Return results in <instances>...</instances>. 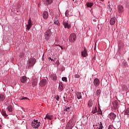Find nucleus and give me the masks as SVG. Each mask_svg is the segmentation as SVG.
<instances>
[{"mask_svg":"<svg viewBox=\"0 0 129 129\" xmlns=\"http://www.w3.org/2000/svg\"><path fill=\"white\" fill-rule=\"evenodd\" d=\"M36 63V59L35 58H31L28 61L26 68L27 69H30V67H33Z\"/></svg>","mask_w":129,"mask_h":129,"instance_id":"1","label":"nucleus"},{"mask_svg":"<svg viewBox=\"0 0 129 129\" xmlns=\"http://www.w3.org/2000/svg\"><path fill=\"white\" fill-rule=\"evenodd\" d=\"M31 126L33 128H38L40 126V121L38 120L34 119L31 123Z\"/></svg>","mask_w":129,"mask_h":129,"instance_id":"2","label":"nucleus"},{"mask_svg":"<svg viewBox=\"0 0 129 129\" xmlns=\"http://www.w3.org/2000/svg\"><path fill=\"white\" fill-rule=\"evenodd\" d=\"M76 35L74 33H72L70 35L69 40L71 43H74L76 40Z\"/></svg>","mask_w":129,"mask_h":129,"instance_id":"3","label":"nucleus"},{"mask_svg":"<svg viewBox=\"0 0 129 129\" xmlns=\"http://www.w3.org/2000/svg\"><path fill=\"white\" fill-rule=\"evenodd\" d=\"M51 35H52L51 30L50 29L47 30L44 35L45 39L46 40H49V39H50V37H51Z\"/></svg>","mask_w":129,"mask_h":129,"instance_id":"4","label":"nucleus"},{"mask_svg":"<svg viewBox=\"0 0 129 129\" xmlns=\"http://www.w3.org/2000/svg\"><path fill=\"white\" fill-rule=\"evenodd\" d=\"M46 84H47V80L45 79H42L39 83V85L41 87H44Z\"/></svg>","mask_w":129,"mask_h":129,"instance_id":"5","label":"nucleus"},{"mask_svg":"<svg viewBox=\"0 0 129 129\" xmlns=\"http://www.w3.org/2000/svg\"><path fill=\"white\" fill-rule=\"evenodd\" d=\"M94 85L96 87L99 86V84L100 83V81L98 79H95L93 82Z\"/></svg>","mask_w":129,"mask_h":129,"instance_id":"6","label":"nucleus"},{"mask_svg":"<svg viewBox=\"0 0 129 129\" xmlns=\"http://www.w3.org/2000/svg\"><path fill=\"white\" fill-rule=\"evenodd\" d=\"M42 17L44 20H47L49 17V13L47 11H44L43 12Z\"/></svg>","mask_w":129,"mask_h":129,"instance_id":"7","label":"nucleus"},{"mask_svg":"<svg viewBox=\"0 0 129 129\" xmlns=\"http://www.w3.org/2000/svg\"><path fill=\"white\" fill-rule=\"evenodd\" d=\"M118 13L119 14H122L123 13V7L121 5L118 6Z\"/></svg>","mask_w":129,"mask_h":129,"instance_id":"8","label":"nucleus"},{"mask_svg":"<svg viewBox=\"0 0 129 129\" xmlns=\"http://www.w3.org/2000/svg\"><path fill=\"white\" fill-rule=\"evenodd\" d=\"M63 25L65 29H69V28H70V25L68 23V21H64L63 22Z\"/></svg>","mask_w":129,"mask_h":129,"instance_id":"9","label":"nucleus"},{"mask_svg":"<svg viewBox=\"0 0 129 129\" xmlns=\"http://www.w3.org/2000/svg\"><path fill=\"white\" fill-rule=\"evenodd\" d=\"M32 27V21H31V19L28 20V24L26 26V29L29 31L31 27Z\"/></svg>","mask_w":129,"mask_h":129,"instance_id":"10","label":"nucleus"},{"mask_svg":"<svg viewBox=\"0 0 129 129\" xmlns=\"http://www.w3.org/2000/svg\"><path fill=\"white\" fill-rule=\"evenodd\" d=\"M109 117L110 119H115V117H116V115H115L113 112H111L109 115Z\"/></svg>","mask_w":129,"mask_h":129,"instance_id":"11","label":"nucleus"},{"mask_svg":"<svg viewBox=\"0 0 129 129\" xmlns=\"http://www.w3.org/2000/svg\"><path fill=\"white\" fill-rule=\"evenodd\" d=\"M110 24V25H114V24H115V17L111 18Z\"/></svg>","mask_w":129,"mask_h":129,"instance_id":"12","label":"nucleus"},{"mask_svg":"<svg viewBox=\"0 0 129 129\" xmlns=\"http://www.w3.org/2000/svg\"><path fill=\"white\" fill-rule=\"evenodd\" d=\"M52 118H53V116L48 114L46 115V116L44 118L45 119H49V120H52Z\"/></svg>","mask_w":129,"mask_h":129,"instance_id":"13","label":"nucleus"},{"mask_svg":"<svg viewBox=\"0 0 129 129\" xmlns=\"http://www.w3.org/2000/svg\"><path fill=\"white\" fill-rule=\"evenodd\" d=\"M82 56H83V57H86V56H87L86 48H85L84 51L82 52Z\"/></svg>","mask_w":129,"mask_h":129,"instance_id":"14","label":"nucleus"},{"mask_svg":"<svg viewBox=\"0 0 129 129\" xmlns=\"http://www.w3.org/2000/svg\"><path fill=\"white\" fill-rule=\"evenodd\" d=\"M50 77L52 80H56L57 79V76L55 74L51 75Z\"/></svg>","mask_w":129,"mask_h":129,"instance_id":"15","label":"nucleus"},{"mask_svg":"<svg viewBox=\"0 0 129 129\" xmlns=\"http://www.w3.org/2000/svg\"><path fill=\"white\" fill-rule=\"evenodd\" d=\"M76 95L78 99H81L82 98V94H81V92L76 93Z\"/></svg>","mask_w":129,"mask_h":129,"instance_id":"16","label":"nucleus"},{"mask_svg":"<svg viewBox=\"0 0 129 129\" xmlns=\"http://www.w3.org/2000/svg\"><path fill=\"white\" fill-rule=\"evenodd\" d=\"M58 91L59 92H61L63 91V84L62 83L59 84V86L58 87Z\"/></svg>","mask_w":129,"mask_h":129,"instance_id":"17","label":"nucleus"},{"mask_svg":"<svg viewBox=\"0 0 129 129\" xmlns=\"http://www.w3.org/2000/svg\"><path fill=\"white\" fill-rule=\"evenodd\" d=\"M26 81H27V77L26 76H23L21 78V82L22 83H26Z\"/></svg>","mask_w":129,"mask_h":129,"instance_id":"18","label":"nucleus"},{"mask_svg":"<svg viewBox=\"0 0 129 129\" xmlns=\"http://www.w3.org/2000/svg\"><path fill=\"white\" fill-rule=\"evenodd\" d=\"M113 106L114 109H116V108H117V106H118V103H117V102H114L113 103Z\"/></svg>","mask_w":129,"mask_h":129,"instance_id":"19","label":"nucleus"},{"mask_svg":"<svg viewBox=\"0 0 129 129\" xmlns=\"http://www.w3.org/2000/svg\"><path fill=\"white\" fill-rule=\"evenodd\" d=\"M88 105L89 107H91L93 105V101L92 100H89L88 102Z\"/></svg>","mask_w":129,"mask_h":129,"instance_id":"20","label":"nucleus"},{"mask_svg":"<svg viewBox=\"0 0 129 129\" xmlns=\"http://www.w3.org/2000/svg\"><path fill=\"white\" fill-rule=\"evenodd\" d=\"M7 109L9 112H13V106L10 105L8 107Z\"/></svg>","mask_w":129,"mask_h":129,"instance_id":"21","label":"nucleus"},{"mask_svg":"<svg viewBox=\"0 0 129 129\" xmlns=\"http://www.w3.org/2000/svg\"><path fill=\"white\" fill-rule=\"evenodd\" d=\"M38 83V80L37 79H35L33 82H32V85L33 86V87L34 86H36V85H37V84Z\"/></svg>","mask_w":129,"mask_h":129,"instance_id":"22","label":"nucleus"},{"mask_svg":"<svg viewBox=\"0 0 129 129\" xmlns=\"http://www.w3.org/2000/svg\"><path fill=\"white\" fill-rule=\"evenodd\" d=\"M5 96L3 94H0V101H4L5 100Z\"/></svg>","mask_w":129,"mask_h":129,"instance_id":"23","label":"nucleus"},{"mask_svg":"<svg viewBox=\"0 0 129 129\" xmlns=\"http://www.w3.org/2000/svg\"><path fill=\"white\" fill-rule=\"evenodd\" d=\"M93 6V3H87V6L88 8H91Z\"/></svg>","mask_w":129,"mask_h":129,"instance_id":"24","label":"nucleus"},{"mask_svg":"<svg viewBox=\"0 0 129 129\" xmlns=\"http://www.w3.org/2000/svg\"><path fill=\"white\" fill-rule=\"evenodd\" d=\"M2 114H3V115H4V116H5L6 117L8 116V114H7V113H6V111L4 110H3Z\"/></svg>","mask_w":129,"mask_h":129,"instance_id":"25","label":"nucleus"},{"mask_svg":"<svg viewBox=\"0 0 129 129\" xmlns=\"http://www.w3.org/2000/svg\"><path fill=\"white\" fill-rule=\"evenodd\" d=\"M101 93V91L100 90V89H99L97 91H96V94H97V95L98 96H99V95H100V94Z\"/></svg>","mask_w":129,"mask_h":129,"instance_id":"26","label":"nucleus"},{"mask_svg":"<svg viewBox=\"0 0 129 129\" xmlns=\"http://www.w3.org/2000/svg\"><path fill=\"white\" fill-rule=\"evenodd\" d=\"M92 112L93 114H94V113H96V112H97V108L96 107H95L94 110H93Z\"/></svg>","mask_w":129,"mask_h":129,"instance_id":"27","label":"nucleus"},{"mask_svg":"<svg viewBox=\"0 0 129 129\" xmlns=\"http://www.w3.org/2000/svg\"><path fill=\"white\" fill-rule=\"evenodd\" d=\"M124 114L129 115V108H127L125 111L124 112Z\"/></svg>","mask_w":129,"mask_h":129,"instance_id":"28","label":"nucleus"},{"mask_svg":"<svg viewBox=\"0 0 129 129\" xmlns=\"http://www.w3.org/2000/svg\"><path fill=\"white\" fill-rule=\"evenodd\" d=\"M54 24H55V25H57V26H60V23L58 20L55 21L54 22Z\"/></svg>","mask_w":129,"mask_h":129,"instance_id":"29","label":"nucleus"},{"mask_svg":"<svg viewBox=\"0 0 129 129\" xmlns=\"http://www.w3.org/2000/svg\"><path fill=\"white\" fill-rule=\"evenodd\" d=\"M20 100H25V99H29V98H28L27 97H22V98H19Z\"/></svg>","mask_w":129,"mask_h":129,"instance_id":"30","label":"nucleus"},{"mask_svg":"<svg viewBox=\"0 0 129 129\" xmlns=\"http://www.w3.org/2000/svg\"><path fill=\"white\" fill-rule=\"evenodd\" d=\"M62 81H64V82H67V78L63 77L62 78Z\"/></svg>","mask_w":129,"mask_h":129,"instance_id":"31","label":"nucleus"},{"mask_svg":"<svg viewBox=\"0 0 129 129\" xmlns=\"http://www.w3.org/2000/svg\"><path fill=\"white\" fill-rule=\"evenodd\" d=\"M55 98L56 99V100H57V101H59V100H60V98L58 95L55 96Z\"/></svg>","mask_w":129,"mask_h":129,"instance_id":"32","label":"nucleus"},{"mask_svg":"<svg viewBox=\"0 0 129 129\" xmlns=\"http://www.w3.org/2000/svg\"><path fill=\"white\" fill-rule=\"evenodd\" d=\"M69 123H70V121H69L67 124V125H68L67 129H72V127H73V126L69 127L70 126Z\"/></svg>","mask_w":129,"mask_h":129,"instance_id":"33","label":"nucleus"},{"mask_svg":"<svg viewBox=\"0 0 129 129\" xmlns=\"http://www.w3.org/2000/svg\"><path fill=\"white\" fill-rule=\"evenodd\" d=\"M47 3L49 4H51L52 2H53V0H46Z\"/></svg>","mask_w":129,"mask_h":129,"instance_id":"34","label":"nucleus"},{"mask_svg":"<svg viewBox=\"0 0 129 129\" xmlns=\"http://www.w3.org/2000/svg\"><path fill=\"white\" fill-rule=\"evenodd\" d=\"M4 50H0V56L4 55Z\"/></svg>","mask_w":129,"mask_h":129,"instance_id":"35","label":"nucleus"},{"mask_svg":"<svg viewBox=\"0 0 129 129\" xmlns=\"http://www.w3.org/2000/svg\"><path fill=\"white\" fill-rule=\"evenodd\" d=\"M79 77H80V75H78V74H76L75 75V78H79Z\"/></svg>","mask_w":129,"mask_h":129,"instance_id":"36","label":"nucleus"},{"mask_svg":"<svg viewBox=\"0 0 129 129\" xmlns=\"http://www.w3.org/2000/svg\"><path fill=\"white\" fill-rule=\"evenodd\" d=\"M98 111H99V114H102V112H101V109H100V108H99Z\"/></svg>","mask_w":129,"mask_h":129,"instance_id":"37","label":"nucleus"},{"mask_svg":"<svg viewBox=\"0 0 129 129\" xmlns=\"http://www.w3.org/2000/svg\"><path fill=\"white\" fill-rule=\"evenodd\" d=\"M113 126L112 125H110L108 126V129H113Z\"/></svg>","mask_w":129,"mask_h":129,"instance_id":"38","label":"nucleus"},{"mask_svg":"<svg viewBox=\"0 0 129 129\" xmlns=\"http://www.w3.org/2000/svg\"><path fill=\"white\" fill-rule=\"evenodd\" d=\"M56 64L57 66H59V65H60V63L59 62V60H57L56 62Z\"/></svg>","mask_w":129,"mask_h":129,"instance_id":"39","label":"nucleus"},{"mask_svg":"<svg viewBox=\"0 0 129 129\" xmlns=\"http://www.w3.org/2000/svg\"><path fill=\"white\" fill-rule=\"evenodd\" d=\"M108 8H109L108 11L110 12V13H111L112 9L110 8V7L108 6Z\"/></svg>","mask_w":129,"mask_h":129,"instance_id":"40","label":"nucleus"},{"mask_svg":"<svg viewBox=\"0 0 129 129\" xmlns=\"http://www.w3.org/2000/svg\"><path fill=\"white\" fill-rule=\"evenodd\" d=\"M48 59L51 60V61H54V59H52L51 57H48Z\"/></svg>","mask_w":129,"mask_h":129,"instance_id":"41","label":"nucleus"},{"mask_svg":"<svg viewBox=\"0 0 129 129\" xmlns=\"http://www.w3.org/2000/svg\"><path fill=\"white\" fill-rule=\"evenodd\" d=\"M20 56H21V57H23V56H24V53H21V54H20Z\"/></svg>","mask_w":129,"mask_h":129,"instance_id":"42","label":"nucleus"},{"mask_svg":"<svg viewBox=\"0 0 129 129\" xmlns=\"http://www.w3.org/2000/svg\"><path fill=\"white\" fill-rule=\"evenodd\" d=\"M66 108L67 109H69V107L66 106Z\"/></svg>","mask_w":129,"mask_h":129,"instance_id":"43","label":"nucleus"},{"mask_svg":"<svg viewBox=\"0 0 129 129\" xmlns=\"http://www.w3.org/2000/svg\"><path fill=\"white\" fill-rule=\"evenodd\" d=\"M119 49H121V47H120V45H119Z\"/></svg>","mask_w":129,"mask_h":129,"instance_id":"44","label":"nucleus"},{"mask_svg":"<svg viewBox=\"0 0 129 129\" xmlns=\"http://www.w3.org/2000/svg\"><path fill=\"white\" fill-rule=\"evenodd\" d=\"M68 109L67 108L64 109V111H67Z\"/></svg>","mask_w":129,"mask_h":129,"instance_id":"45","label":"nucleus"},{"mask_svg":"<svg viewBox=\"0 0 129 129\" xmlns=\"http://www.w3.org/2000/svg\"><path fill=\"white\" fill-rule=\"evenodd\" d=\"M74 3H76V0H73Z\"/></svg>","mask_w":129,"mask_h":129,"instance_id":"46","label":"nucleus"},{"mask_svg":"<svg viewBox=\"0 0 129 129\" xmlns=\"http://www.w3.org/2000/svg\"><path fill=\"white\" fill-rule=\"evenodd\" d=\"M121 46H122V47H123V45H122V43H121Z\"/></svg>","mask_w":129,"mask_h":129,"instance_id":"47","label":"nucleus"},{"mask_svg":"<svg viewBox=\"0 0 129 129\" xmlns=\"http://www.w3.org/2000/svg\"><path fill=\"white\" fill-rule=\"evenodd\" d=\"M100 1H104V0H100Z\"/></svg>","mask_w":129,"mask_h":129,"instance_id":"48","label":"nucleus"}]
</instances>
